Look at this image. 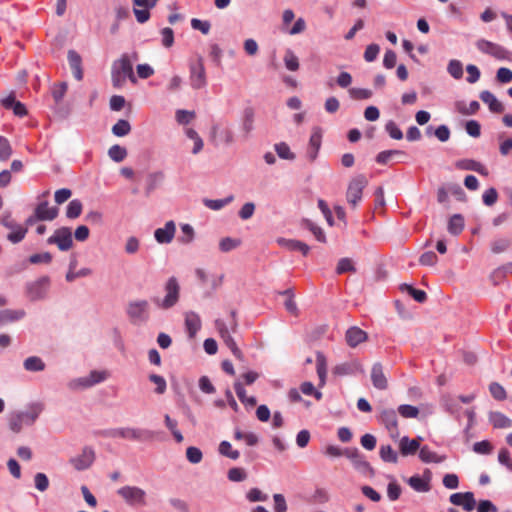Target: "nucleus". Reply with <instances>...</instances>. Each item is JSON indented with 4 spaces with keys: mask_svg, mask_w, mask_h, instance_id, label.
I'll use <instances>...</instances> for the list:
<instances>
[{
    "mask_svg": "<svg viewBox=\"0 0 512 512\" xmlns=\"http://www.w3.org/2000/svg\"><path fill=\"white\" fill-rule=\"evenodd\" d=\"M98 434L107 438H122L133 441L148 442L153 441L157 435L155 431L141 428H111L99 431Z\"/></svg>",
    "mask_w": 512,
    "mask_h": 512,
    "instance_id": "f257e3e1",
    "label": "nucleus"
},
{
    "mask_svg": "<svg viewBox=\"0 0 512 512\" xmlns=\"http://www.w3.org/2000/svg\"><path fill=\"white\" fill-rule=\"evenodd\" d=\"M111 78L114 88H121L127 78L132 83L137 82L133 72L132 59L129 57V54L124 53L118 60L114 61L111 69Z\"/></svg>",
    "mask_w": 512,
    "mask_h": 512,
    "instance_id": "f03ea898",
    "label": "nucleus"
},
{
    "mask_svg": "<svg viewBox=\"0 0 512 512\" xmlns=\"http://www.w3.org/2000/svg\"><path fill=\"white\" fill-rule=\"evenodd\" d=\"M164 290L166 292L163 299L153 297V303L160 309L168 310L173 308L180 299V285L176 277H170L165 283Z\"/></svg>",
    "mask_w": 512,
    "mask_h": 512,
    "instance_id": "7ed1b4c3",
    "label": "nucleus"
},
{
    "mask_svg": "<svg viewBox=\"0 0 512 512\" xmlns=\"http://www.w3.org/2000/svg\"><path fill=\"white\" fill-rule=\"evenodd\" d=\"M117 494L131 507L146 506V492L137 486H123L117 490Z\"/></svg>",
    "mask_w": 512,
    "mask_h": 512,
    "instance_id": "20e7f679",
    "label": "nucleus"
},
{
    "mask_svg": "<svg viewBox=\"0 0 512 512\" xmlns=\"http://www.w3.org/2000/svg\"><path fill=\"white\" fill-rule=\"evenodd\" d=\"M368 181L365 175L359 174L352 178V180L349 182L348 189L346 192V198L348 203L353 207L356 208L358 203L362 199V194L364 188L367 186Z\"/></svg>",
    "mask_w": 512,
    "mask_h": 512,
    "instance_id": "39448f33",
    "label": "nucleus"
},
{
    "mask_svg": "<svg viewBox=\"0 0 512 512\" xmlns=\"http://www.w3.org/2000/svg\"><path fill=\"white\" fill-rule=\"evenodd\" d=\"M50 285V278L42 276L26 284V295L30 301L42 300L46 297Z\"/></svg>",
    "mask_w": 512,
    "mask_h": 512,
    "instance_id": "423d86ee",
    "label": "nucleus"
},
{
    "mask_svg": "<svg viewBox=\"0 0 512 512\" xmlns=\"http://www.w3.org/2000/svg\"><path fill=\"white\" fill-rule=\"evenodd\" d=\"M49 245H57L61 251H68L73 246L72 231L69 227H60L47 239Z\"/></svg>",
    "mask_w": 512,
    "mask_h": 512,
    "instance_id": "0eeeda50",
    "label": "nucleus"
},
{
    "mask_svg": "<svg viewBox=\"0 0 512 512\" xmlns=\"http://www.w3.org/2000/svg\"><path fill=\"white\" fill-rule=\"evenodd\" d=\"M344 455L352 461L354 467L361 473L374 475V469L357 448H346Z\"/></svg>",
    "mask_w": 512,
    "mask_h": 512,
    "instance_id": "6e6552de",
    "label": "nucleus"
},
{
    "mask_svg": "<svg viewBox=\"0 0 512 512\" xmlns=\"http://www.w3.org/2000/svg\"><path fill=\"white\" fill-rule=\"evenodd\" d=\"M149 303L147 300L131 301L127 305L126 313L132 321H145L148 319Z\"/></svg>",
    "mask_w": 512,
    "mask_h": 512,
    "instance_id": "1a4fd4ad",
    "label": "nucleus"
},
{
    "mask_svg": "<svg viewBox=\"0 0 512 512\" xmlns=\"http://www.w3.org/2000/svg\"><path fill=\"white\" fill-rule=\"evenodd\" d=\"M476 46L481 52L489 54L500 60L507 59L508 55L510 54L509 51L503 46L485 39L478 40Z\"/></svg>",
    "mask_w": 512,
    "mask_h": 512,
    "instance_id": "9d476101",
    "label": "nucleus"
},
{
    "mask_svg": "<svg viewBox=\"0 0 512 512\" xmlns=\"http://www.w3.org/2000/svg\"><path fill=\"white\" fill-rule=\"evenodd\" d=\"M215 327L218 330L221 338L223 339L226 346L231 350L232 354L238 358L242 359L243 354L242 351L238 348L234 338L231 336L226 324L224 321L217 319L215 321Z\"/></svg>",
    "mask_w": 512,
    "mask_h": 512,
    "instance_id": "9b49d317",
    "label": "nucleus"
},
{
    "mask_svg": "<svg viewBox=\"0 0 512 512\" xmlns=\"http://www.w3.org/2000/svg\"><path fill=\"white\" fill-rule=\"evenodd\" d=\"M378 420L386 427L392 438H397L399 436L398 419L394 409H383L380 412Z\"/></svg>",
    "mask_w": 512,
    "mask_h": 512,
    "instance_id": "f8f14e48",
    "label": "nucleus"
},
{
    "mask_svg": "<svg viewBox=\"0 0 512 512\" xmlns=\"http://www.w3.org/2000/svg\"><path fill=\"white\" fill-rule=\"evenodd\" d=\"M95 460V452L91 447H84L81 454L72 457L69 462L77 470L88 469Z\"/></svg>",
    "mask_w": 512,
    "mask_h": 512,
    "instance_id": "ddd939ff",
    "label": "nucleus"
},
{
    "mask_svg": "<svg viewBox=\"0 0 512 512\" xmlns=\"http://www.w3.org/2000/svg\"><path fill=\"white\" fill-rule=\"evenodd\" d=\"M190 82L194 89H200L206 85L205 68L201 58L190 65Z\"/></svg>",
    "mask_w": 512,
    "mask_h": 512,
    "instance_id": "4468645a",
    "label": "nucleus"
},
{
    "mask_svg": "<svg viewBox=\"0 0 512 512\" xmlns=\"http://www.w3.org/2000/svg\"><path fill=\"white\" fill-rule=\"evenodd\" d=\"M322 144V130L319 127H314L309 139L306 157L310 162H314L318 156Z\"/></svg>",
    "mask_w": 512,
    "mask_h": 512,
    "instance_id": "2eb2a0df",
    "label": "nucleus"
},
{
    "mask_svg": "<svg viewBox=\"0 0 512 512\" xmlns=\"http://www.w3.org/2000/svg\"><path fill=\"white\" fill-rule=\"evenodd\" d=\"M333 374L336 376H347L354 375L356 373L364 374L365 370L363 365L358 360H351L336 365L333 370Z\"/></svg>",
    "mask_w": 512,
    "mask_h": 512,
    "instance_id": "dca6fc26",
    "label": "nucleus"
},
{
    "mask_svg": "<svg viewBox=\"0 0 512 512\" xmlns=\"http://www.w3.org/2000/svg\"><path fill=\"white\" fill-rule=\"evenodd\" d=\"M371 382L374 388L378 390H386L388 388V379L384 373L383 365L380 362H376L372 366Z\"/></svg>",
    "mask_w": 512,
    "mask_h": 512,
    "instance_id": "f3484780",
    "label": "nucleus"
},
{
    "mask_svg": "<svg viewBox=\"0 0 512 512\" xmlns=\"http://www.w3.org/2000/svg\"><path fill=\"white\" fill-rule=\"evenodd\" d=\"M175 231V222L170 220L165 223V226L163 228H157L154 231L155 240L160 244H168L173 240L175 236Z\"/></svg>",
    "mask_w": 512,
    "mask_h": 512,
    "instance_id": "a211bd4d",
    "label": "nucleus"
},
{
    "mask_svg": "<svg viewBox=\"0 0 512 512\" xmlns=\"http://www.w3.org/2000/svg\"><path fill=\"white\" fill-rule=\"evenodd\" d=\"M422 437L418 436L415 439H409L408 436H404L400 439L399 450L402 456L414 455L417 450H420V444Z\"/></svg>",
    "mask_w": 512,
    "mask_h": 512,
    "instance_id": "6ab92c4d",
    "label": "nucleus"
},
{
    "mask_svg": "<svg viewBox=\"0 0 512 512\" xmlns=\"http://www.w3.org/2000/svg\"><path fill=\"white\" fill-rule=\"evenodd\" d=\"M345 339L351 348H355L360 343L368 339L367 333L357 326L350 327L345 334Z\"/></svg>",
    "mask_w": 512,
    "mask_h": 512,
    "instance_id": "aec40b11",
    "label": "nucleus"
},
{
    "mask_svg": "<svg viewBox=\"0 0 512 512\" xmlns=\"http://www.w3.org/2000/svg\"><path fill=\"white\" fill-rule=\"evenodd\" d=\"M201 328V319L196 312L185 314V329L190 339H193Z\"/></svg>",
    "mask_w": 512,
    "mask_h": 512,
    "instance_id": "412c9836",
    "label": "nucleus"
},
{
    "mask_svg": "<svg viewBox=\"0 0 512 512\" xmlns=\"http://www.w3.org/2000/svg\"><path fill=\"white\" fill-rule=\"evenodd\" d=\"M455 167L460 170L475 171L483 176L488 175L487 168L480 162L473 159H461L456 161Z\"/></svg>",
    "mask_w": 512,
    "mask_h": 512,
    "instance_id": "4be33fe9",
    "label": "nucleus"
},
{
    "mask_svg": "<svg viewBox=\"0 0 512 512\" xmlns=\"http://www.w3.org/2000/svg\"><path fill=\"white\" fill-rule=\"evenodd\" d=\"M68 63L73 72V76L78 81L83 79V69H82V58L78 52L75 50H69L67 54Z\"/></svg>",
    "mask_w": 512,
    "mask_h": 512,
    "instance_id": "5701e85b",
    "label": "nucleus"
},
{
    "mask_svg": "<svg viewBox=\"0 0 512 512\" xmlns=\"http://www.w3.org/2000/svg\"><path fill=\"white\" fill-rule=\"evenodd\" d=\"M164 179L165 174L163 171L149 173L146 177L145 195L149 197L154 190L163 184Z\"/></svg>",
    "mask_w": 512,
    "mask_h": 512,
    "instance_id": "b1692460",
    "label": "nucleus"
},
{
    "mask_svg": "<svg viewBox=\"0 0 512 512\" xmlns=\"http://www.w3.org/2000/svg\"><path fill=\"white\" fill-rule=\"evenodd\" d=\"M34 212L40 221H52L58 216L59 210L57 207L49 208L48 202L43 201L37 205Z\"/></svg>",
    "mask_w": 512,
    "mask_h": 512,
    "instance_id": "393cba45",
    "label": "nucleus"
},
{
    "mask_svg": "<svg viewBox=\"0 0 512 512\" xmlns=\"http://www.w3.org/2000/svg\"><path fill=\"white\" fill-rule=\"evenodd\" d=\"M254 117L255 114L252 107H247L244 109L241 124L242 137L244 140L249 138L250 133L254 129Z\"/></svg>",
    "mask_w": 512,
    "mask_h": 512,
    "instance_id": "a878e982",
    "label": "nucleus"
},
{
    "mask_svg": "<svg viewBox=\"0 0 512 512\" xmlns=\"http://www.w3.org/2000/svg\"><path fill=\"white\" fill-rule=\"evenodd\" d=\"M480 99L488 105L489 110L492 113H503L505 110L504 105L495 97V95L488 91L484 90L479 95Z\"/></svg>",
    "mask_w": 512,
    "mask_h": 512,
    "instance_id": "bb28decb",
    "label": "nucleus"
},
{
    "mask_svg": "<svg viewBox=\"0 0 512 512\" xmlns=\"http://www.w3.org/2000/svg\"><path fill=\"white\" fill-rule=\"evenodd\" d=\"M277 242L279 245L286 247L290 251L301 252L303 256L308 255L310 251V247L306 243L299 240L279 238Z\"/></svg>",
    "mask_w": 512,
    "mask_h": 512,
    "instance_id": "cd10ccee",
    "label": "nucleus"
},
{
    "mask_svg": "<svg viewBox=\"0 0 512 512\" xmlns=\"http://www.w3.org/2000/svg\"><path fill=\"white\" fill-rule=\"evenodd\" d=\"M316 371L319 378L318 387L322 388L326 384L327 360L325 355L320 351L316 353Z\"/></svg>",
    "mask_w": 512,
    "mask_h": 512,
    "instance_id": "c85d7f7f",
    "label": "nucleus"
},
{
    "mask_svg": "<svg viewBox=\"0 0 512 512\" xmlns=\"http://www.w3.org/2000/svg\"><path fill=\"white\" fill-rule=\"evenodd\" d=\"M489 422L496 429H505L512 427V420L501 412H490Z\"/></svg>",
    "mask_w": 512,
    "mask_h": 512,
    "instance_id": "c756f323",
    "label": "nucleus"
},
{
    "mask_svg": "<svg viewBox=\"0 0 512 512\" xmlns=\"http://www.w3.org/2000/svg\"><path fill=\"white\" fill-rule=\"evenodd\" d=\"M43 410L42 404L35 403L30 406L29 411L26 412H19L20 416H22V419L24 420V424L27 426H31L34 424V422L39 417L40 413Z\"/></svg>",
    "mask_w": 512,
    "mask_h": 512,
    "instance_id": "7c9ffc66",
    "label": "nucleus"
},
{
    "mask_svg": "<svg viewBox=\"0 0 512 512\" xmlns=\"http://www.w3.org/2000/svg\"><path fill=\"white\" fill-rule=\"evenodd\" d=\"M465 221L461 214H454L450 217L447 230L451 235L457 236L464 229Z\"/></svg>",
    "mask_w": 512,
    "mask_h": 512,
    "instance_id": "2f4dec72",
    "label": "nucleus"
},
{
    "mask_svg": "<svg viewBox=\"0 0 512 512\" xmlns=\"http://www.w3.org/2000/svg\"><path fill=\"white\" fill-rule=\"evenodd\" d=\"M25 311L22 309L11 310L5 309L0 311V326L22 319L25 316Z\"/></svg>",
    "mask_w": 512,
    "mask_h": 512,
    "instance_id": "473e14b6",
    "label": "nucleus"
},
{
    "mask_svg": "<svg viewBox=\"0 0 512 512\" xmlns=\"http://www.w3.org/2000/svg\"><path fill=\"white\" fill-rule=\"evenodd\" d=\"M419 458L424 463H441L445 460V456H439L431 451L428 446L420 447Z\"/></svg>",
    "mask_w": 512,
    "mask_h": 512,
    "instance_id": "72a5a7b5",
    "label": "nucleus"
},
{
    "mask_svg": "<svg viewBox=\"0 0 512 512\" xmlns=\"http://www.w3.org/2000/svg\"><path fill=\"white\" fill-rule=\"evenodd\" d=\"M301 226L303 228L309 230L314 235L316 240H318L319 242H322V243L326 242V236H325V233L322 230V228L319 227L318 225H316L311 220L303 219L302 222H301Z\"/></svg>",
    "mask_w": 512,
    "mask_h": 512,
    "instance_id": "f704fd0d",
    "label": "nucleus"
},
{
    "mask_svg": "<svg viewBox=\"0 0 512 512\" xmlns=\"http://www.w3.org/2000/svg\"><path fill=\"white\" fill-rule=\"evenodd\" d=\"M25 370L30 372H40L45 369V363L38 356H30L23 362Z\"/></svg>",
    "mask_w": 512,
    "mask_h": 512,
    "instance_id": "c9c22d12",
    "label": "nucleus"
},
{
    "mask_svg": "<svg viewBox=\"0 0 512 512\" xmlns=\"http://www.w3.org/2000/svg\"><path fill=\"white\" fill-rule=\"evenodd\" d=\"M430 479H423L419 475L411 476L408 484L417 492H428L430 490Z\"/></svg>",
    "mask_w": 512,
    "mask_h": 512,
    "instance_id": "e433bc0d",
    "label": "nucleus"
},
{
    "mask_svg": "<svg viewBox=\"0 0 512 512\" xmlns=\"http://www.w3.org/2000/svg\"><path fill=\"white\" fill-rule=\"evenodd\" d=\"M441 405L445 409L446 412L456 415L459 413L461 406L457 402L455 398L451 395H444L441 398Z\"/></svg>",
    "mask_w": 512,
    "mask_h": 512,
    "instance_id": "4c0bfd02",
    "label": "nucleus"
},
{
    "mask_svg": "<svg viewBox=\"0 0 512 512\" xmlns=\"http://www.w3.org/2000/svg\"><path fill=\"white\" fill-rule=\"evenodd\" d=\"M400 290L406 291L418 303H424L427 299V294L425 291L416 289L409 284H406V283L401 284Z\"/></svg>",
    "mask_w": 512,
    "mask_h": 512,
    "instance_id": "58836bf2",
    "label": "nucleus"
},
{
    "mask_svg": "<svg viewBox=\"0 0 512 512\" xmlns=\"http://www.w3.org/2000/svg\"><path fill=\"white\" fill-rule=\"evenodd\" d=\"M234 390L239 398V400L245 404V405H248V406H255L257 404V400L254 396H250V397H247L246 395V391L242 385L241 382L239 381H236L234 383Z\"/></svg>",
    "mask_w": 512,
    "mask_h": 512,
    "instance_id": "ea45409f",
    "label": "nucleus"
},
{
    "mask_svg": "<svg viewBox=\"0 0 512 512\" xmlns=\"http://www.w3.org/2000/svg\"><path fill=\"white\" fill-rule=\"evenodd\" d=\"M395 156H406L402 150H384L377 154L376 162L381 165H386Z\"/></svg>",
    "mask_w": 512,
    "mask_h": 512,
    "instance_id": "a19ab883",
    "label": "nucleus"
},
{
    "mask_svg": "<svg viewBox=\"0 0 512 512\" xmlns=\"http://www.w3.org/2000/svg\"><path fill=\"white\" fill-rule=\"evenodd\" d=\"M274 150L281 159L292 161L296 158L295 153L290 150V147L285 142L276 143Z\"/></svg>",
    "mask_w": 512,
    "mask_h": 512,
    "instance_id": "79ce46f5",
    "label": "nucleus"
},
{
    "mask_svg": "<svg viewBox=\"0 0 512 512\" xmlns=\"http://www.w3.org/2000/svg\"><path fill=\"white\" fill-rule=\"evenodd\" d=\"M234 199L233 195H229L224 199H204V205L211 210H220Z\"/></svg>",
    "mask_w": 512,
    "mask_h": 512,
    "instance_id": "37998d69",
    "label": "nucleus"
},
{
    "mask_svg": "<svg viewBox=\"0 0 512 512\" xmlns=\"http://www.w3.org/2000/svg\"><path fill=\"white\" fill-rule=\"evenodd\" d=\"M131 131V125L128 120L120 119L112 127V133L117 137H124Z\"/></svg>",
    "mask_w": 512,
    "mask_h": 512,
    "instance_id": "c03bdc74",
    "label": "nucleus"
},
{
    "mask_svg": "<svg viewBox=\"0 0 512 512\" xmlns=\"http://www.w3.org/2000/svg\"><path fill=\"white\" fill-rule=\"evenodd\" d=\"M83 205L79 199H74L69 202L66 208V217L69 219H75L82 213Z\"/></svg>",
    "mask_w": 512,
    "mask_h": 512,
    "instance_id": "a18cd8bd",
    "label": "nucleus"
},
{
    "mask_svg": "<svg viewBox=\"0 0 512 512\" xmlns=\"http://www.w3.org/2000/svg\"><path fill=\"white\" fill-rule=\"evenodd\" d=\"M380 458L387 463H397L398 455L390 445H382L380 447Z\"/></svg>",
    "mask_w": 512,
    "mask_h": 512,
    "instance_id": "49530a36",
    "label": "nucleus"
},
{
    "mask_svg": "<svg viewBox=\"0 0 512 512\" xmlns=\"http://www.w3.org/2000/svg\"><path fill=\"white\" fill-rule=\"evenodd\" d=\"M108 156L115 162H122L127 156V150L118 144L112 145L108 150Z\"/></svg>",
    "mask_w": 512,
    "mask_h": 512,
    "instance_id": "de8ad7c7",
    "label": "nucleus"
},
{
    "mask_svg": "<svg viewBox=\"0 0 512 512\" xmlns=\"http://www.w3.org/2000/svg\"><path fill=\"white\" fill-rule=\"evenodd\" d=\"M284 64L289 71H297L299 69V59L291 49H287L284 55Z\"/></svg>",
    "mask_w": 512,
    "mask_h": 512,
    "instance_id": "09e8293b",
    "label": "nucleus"
},
{
    "mask_svg": "<svg viewBox=\"0 0 512 512\" xmlns=\"http://www.w3.org/2000/svg\"><path fill=\"white\" fill-rule=\"evenodd\" d=\"M350 98L353 100H367L373 95V92L367 88H350L348 90Z\"/></svg>",
    "mask_w": 512,
    "mask_h": 512,
    "instance_id": "8fccbe9b",
    "label": "nucleus"
},
{
    "mask_svg": "<svg viewBox=\"0 0 512 512\" xmlns=\"http://www.w3.org/2000/svg\"><path fill=\"white\" fill-rule=\"evenodd\" d=\"M219 453L225 457L236 460L239 458L240 453L238 450H233L230 442L222 441L219 444Z\"/></svg>",
    "mask_w": 512,
    "mask_h": 512,
    "instance_id": "3c124183",
    "label": "nucleus"
},
{
    "mask_svg": "<svg viewBox=\"0 0 512 512\" xmlns=\"http://www.w3.org/2000/svg\"><path fill=\"white\" fill-rule=\"evenodd\" d=\"M92 386L93 384L88 376L73 379L68 383V387L71 390L87 389Z\"/></svg>",
    "mask_w": 512,
    "mask_h": 512,
    "instance_id": "603ef678",
    "label": "nucleus"
},
{
    "mask_svg": "<svg viewBox=\"0 0 512 512\" xmlns=\"http://www.w3.org/2000/svg\"><path fill=\"white\" fill-rule=\"evenodd\" d=\"M182 235L178 237V241L182 244H189L194 239V229L190 224L181 225Z\"/></svg>",
    "mask_w": 512,
    "mask_h": 512,
    "instance_id": "864d4df0",
    "label": "nucleus"
},
{
    "mask_svg": "<svg viewBox=\"0 0 512 512\" xmlns=\"http://www.w3.org/2000/svg\"><path fill=\"white\" fill-rule=\"evenodd\" d=\"M346 272H356V268L354 266L353 261L350 258H341L338 261L337 267H336V273L338 275L346 273Z\"/></svg>",
    "mask_w": 512,
    "mask_h": 512,
    "instance_id": "5fc2aeb1",
    "label": "nucleus"
},
{
    "mask_svg": "<svg viewBox=\"0 0 512 512\" xmlns=\"http://www.w3.org/2000/svg\"><path fill=\"white\" fill-rule=\"evenodd\" d=\"M511 246V240L508 238H498L491 243V251L495 254L506 251Z\"/></svg>",
    "mask_w": 512,
    "mask_h": 512,
    "instance_id": "6e6d98bb",
    "label": "nucleus"
},
{
    "mask_svg": "<svg viewBox=\"0 0 512 512\" xmlns=\"http://www.w3.org/2000/svg\"><path fill=\"white\" fill-rule=\"evenodd\" d=\"M240 244H241V241L239 239L225 237L220 240L219 249L222 252H229V251L237 248L238 246H240Z\"/></svg>",
    "mask_w": 512,
    "mask_h": 512,
    "instance_id": "4d7b16f0",
    "label": "nucleus"
},
{
    "mask_svg": "<svg viewBox=\"0 0 512 512\" xmlns=\"http://www.w3.org/2000/svg\"><path fill=\"white\" fill-rule=\"evenodd\" d=\"M448 73L455 79H460L463 76V66L459 60H451L447 67Z\"/></svg>",
    "mask_w": 512,
    "mask_h": 512,
    "instance_id": "13d9d810",
    "label": "nucleus"
},
{
    "mask_svg": "<svg viewBox=\"0 0 512 512\" xmlns=\"http://www.w3.org/2000/svg\"><path fill=\"white\" fill-rule=\"evenodd\" d=\"M186 458L192 464H198L202 461V451L194 446H190L186 449Z\"/></svg>",
    "mask_w": 512,
    "mask_h": 512,
    "instance_id": "bf43d9fd",
    "label": "nucleus"
},
{
    "mask_svg": "<svg viewBox=\"0 0 512 512\" xmlns=\"http://www.w3.org/2000/svg\"><path fill=\"white\" fill-rule=\"evenodd\" d=\"M12 154V147L7 138L0 135V161H6Z\"/></svg>",
    "mask_w": 512,
    "mask_h": 512,
    "instance_id": "052dcab7",
    "label": "nucleus"
},
{
    "mask_svg": "<svg viewBox=\"0 0 512 512\" xmlns=\"http://www.w3.org/2000/svg\"><path fill=\"white\" fill-rule=\"evenodd\" d=\"M11 230L12 232L7 235V239L14 244L21 242L27 233V228H23L19 225Z\"/></svg>",
    "mask_w": 512,
    "mask_h": 512,
    "instance_id": "680f3d73",
    "label": "nucleus"
},
{
    "mask_svg": "<svg viewBox=\"0 0 512 512\" xmlns=\"http://www.w3.org/2000/svg\"><path fill=\"white\" fill-rule=\"evenodd\" d=\"M398 412L404 418H416L419 414V409L416 406L403 404L398 407Z\"/></svg>",
    "mask_w": 512,
    "mask_h": 512,
    "instance_id": "e2e57ef3",
    "label": "nucleus"
},
{
    "mask_svg": "<svg viewBox=\"0 0 512 512\" xmlns=\"http://www.w3.org/2000/svg\"><path fill=\"white\" fill-rule=\"evenodd\" d=\"M489 391H490L491 395L493 396V398L498 401H502V400L506 399L505 389L503 388L502 385H500L497 382H492L489 385Z\"/></svg>",
    "mask_w": 512,
    "mask_h": 512,
    "instance_id": "0e129e2a",
    "label": "nucleus"
},
{
    "mask_svg": "<svg viewBox=\"0 0 512 512\" xmlns=\"http://www.w3.org/2000/svg\"><path fill=\"white\" fill-rule=\"evenodd\" d=\"M67 88L68 86L66 82H61L57 85H54L52 89V96L56 103H60L62 101L67 92Z\"/></svg>",
    "mask_w": 512,
    "mask_h": 512,
    "instance_id": "69168bd1",
    "label": "nucleus"
},
{
    "mask_svg": "<svg viewBox=\"0 0 512 512\" xmlns=\"http://www.w3.org/2000/svg\"><path fill=\"white\" fill-rule=\"evenodd\" d=\"M228 479L233 482H241L247 478V473L243 468L234 467L228 471Z\"/></svg>",
    "mask_w": 512,
    "mask_h": 512,
    "instance_id": "338daca9",
    "label": "nucleus"
},
{
    "mask_svg": "<svg viewBox=\"0 0 512 512\" xmlns=\"http://www.w3.org/2000/svg\"><path fill=\"white\" fill-rule=\"evenodd\" d=\"M401 486L395 481L389 482L387 486V496L391 501H396L401 495Z\"/></svg>",
    "mask_w": 512,
    "mask_h": 512,
    "instance_id": "774afa93",
    "label": "nucleus"
}]
</instances>
